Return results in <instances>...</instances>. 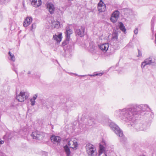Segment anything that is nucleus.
<instances>
[{
    "instance_id": "nucleus-1",
    "label": "nucleus",
    "mask_w": 156,
    "mask_h": 156,
    "mask_svg": "<svg viewBox=\"0 0 156 156\" xmlns=\"http://www.w3.org/2000/svg\"><path fill=\"white\" fill-rule=\"evenodd\" d=\"M146 109V106L145 105H133L130 108L116 110L115 115L124 121L129 122L131 126L134 127L136 131H143L145 126L141 123L134 124L132 123L135 122L136 115L140 114L141 111L144 112Z\"/></svg>"
},
{
    "instance_id": "nucleus-2",
    "label": "nucleus",
    "mask_w": 156,
    "mask_h": 156,
    "mask_svg": "<svg viewBox=\"0 0 156 156\" xmlns=\"http://www.w3.org/2000/svg\"><path fill=\"white\" fill-rule=\"evenodd\" d=\"M109 126L112 130L118 136L122 137L123 136L122 131L121 130L119 126L114 122H109Z\"/></svg>"
},
{
    "instance_id": "nucleus-3",
    "label": "nucleus",
    "mask_w": 156,
    "mask_h": 156,
    "mask_svg": "<svg viewBox=\"0 0 156 156\" xmlns=\"http://www.w3.org/2000/svg\"><path fill=\"white\" fill-rule=\"evenodd\" d=\"M86 151L89 156H96V149L94 146L90 144H87L86 146Z\"/></svg>"
},
{
    "instance_id": "nucleus-4",
    "label": "nucleus",
    "mask_w": 156,
    "mask_h": 156,
    "mask_svg": "<svg viewBox=\"0 0 156 156\" xmlns=\"http://www.w3.org/2000/svg\"><path fill=\"white\" fill-rule=\"evenodd\" d=\"M66 39L65 41L62 43L63 45L67 44L69 43L70 38V35L73 33L72 30L70 28L69 26H67L66 28V31L65 32Z\"/></svg>"
},
{
    "instance_id": "nucleus-5",
    "label": "nucleus",
    "mask_w": 156,
    "mask_h": 156,
    "mask_svg": "<svg viewBox=\"0 0 156 156\" xmlns=\"http://www.w3.org/2000/svg\"><path fill=\"white\" fill-rule=\"evenodd\" d=\"M29 94L26 92L21 91L16 97V99L19 102H23L26 100L29 97Z\"/></svg>"
},
{
    "instance_id": "nucleus-6",
    "label": "nucleus",
    "mask_w": 156,
    "mask_h": 156,
    "mask_svg": "<svg viewBox=\"0 0 156 156\" xmlns=\"http://www.w3.org/2000/svg\"><path fill=\"white\" fill-rule=\"evenodd\" d=\"M154 116V114L151 111L150 108L147 105V119H148V125L150 126L151 123L152 119Z\"/></svg>"
},
{
    "instance_id": "nucleus-7",
    "label": "nucleus",
    "mask_w": 156,
    "mask_h": 156,
    "mask_svg": "<svg viewBox=\"0 0 156 156\" xmlns=\"http://www.w3.org/2000/svg\"><path fill=\"white\" fill-rule=\"evenodd\" d=\"M68 144L69 147L73 149H76L78 146L76 140L74 138H71L68 141Z\"/></svg>"
},
{
    "instance_id": "nucleus-8",
    "label": "nucleus",
    "mask_w": 156,
    "mask_h": 156,
    "mask_svg": "<svg viewBox=\"0 0 156 156\" xmlns=\"http://www.w3.org/2000/svg\"><path fill=\"white\" fill-rule=\"evenodd\" d=\"M31 136L33 139L38 140L42 138L43 136L42 133L37 131L33 132Z\"/></svg>"
},
{
    "instance_id": "nucleus-9",
    "label": "nucleus",
    "mask_w": 156,
    "mask_h": 156,
    "mask_svg": "<svg viewBox=\"0 0 156 156\" xmlns=\"http://www.w3.org/2000/svg\"><path fill=\"white\" fill-rule=\"evenodd\" d=\"M119 12L117 11L114 12L112 15L110 20L113 23L116 22L119 17Z\"/></svg>"
},
{
    "instance_id": "nucleus-10",
    "label": "nucleus",
    "mask_w": 156,
    "mask_h": 156,
    "mask_svg": "<svg viewBox=\"0 0 156 156\" xmlns=\"http://www.w3.org/2000/svg\"><path fill=\"white\" fill-rule=\"evenodd\" d=\"M51 142L57 145L60 144L61 141V138L58 136H56L55 135H52L51 137Z\"/></svg>"
},
{
    "instance_id": "nucleus-11",
    "label": "nucleus",
    "mask_w": 156,
    "mask_h": 156,
    "mask_svg": "<svg viewBox=\"0 0 156 156\" xmlns=\"http://www.w3.org/2000/svg\"><path fill=\"white\" fill-rule=\"evenodd\" d=\"M156 65V57L155 56H150L147 59V65Z\"/></svg>"
},
{
    "instance_id": "nucleus-12",
    "label": "nucleus",
    "mask_w": 156,
    "mask_h": 156,
    "mask_svg": "<svg viewBox=\"0 0 156 156\" xmlns=\"http://www.w3.org/2000/svg\"><path fill=\"white\" fill-rule=\"evenodd\" d=\"M85 28L84 27L81 26L80 29L76 30L75 31L76 34L80 37H82L84 35Z\"/></svg>"
},
{
    "instance_id": "nucleus-13",
    "label": "nucleus",
    "mask_w": 156,
    "mask_h": 156,
    "mask_svg": "<svg viewBox=\"0 0 156 156\" xmlns=\"http://www.w3.org/2000/svg\"><path fill=\"white\" fill-rule=\"evenodd\" d=\"M98 10L100 12H104L106 9V5L104 3L102 0H101L98 3Z\"/></svg>"
},
{
    "instance_id": "nucleus-14",
    "label": "nucleus",
    "mask_w": 156,
    "mask_h": 156,
    "mask_svg": "<svg viewBox=\"0 0 156 156\" xmlns=\"http://www.w3.org/2000/svg\"><path fill=\"white\" fill-rule=\"evenodd\" d=\"M109 47V44L108 43H105L100 44L99 46V48L103 52H106L108 49Z\"/></svg>"
},
{
    "instance_id": "nucleus-15",
    "label": "nucleus",
    "mask_w": 156,
    "mask_h": 156,
    "mask_svg": "<svg viewBox=\"0 0 156 156\" xmlns=\"http://www.w3.org/2000/svg\"><path fill=\"white\" fill-rule=\"evenodd\" d=\"M31 4L35 7H37L40 6L42 3L41 0H30Z\"/></svg>"
},
{
    "instance_id": "nucleus-16",
    "label": "nucleus",
    "mask_w": 156,
    "mask_h": 156,
    "mask_svg": "<svg viewBox=\"0 0 156 156\" xmlns=\"http://www.w3.org/2000/svg\"><path fill=\"white\" fill-rule=\"evenodd\" d=\"M47 7L51 14L53 13L55 11V7L52 3H48L47 5Z\"/></svg>"
},
{
    "instance_id": "nucleus-17",
    "label": "nucleus",
    "mask_w": 156,
    "mask_h": 156,
    "mask_svg": "<svg viewBox=\"0 0 156 156\" xmlns=\"http://www.w3.org/2000/svg\"><path fill=\"white\" fill-rule=\"evenodd\" d=\"M32 21V18L31 17H28L25 20L23 23V25L25 27H27L31 23Z\"/></svg>"
},
{
    "instance_id": "nucleus-18",
    "label": "nucleus",
    "mask_w": 156,
    "mask_h": 156,
    "mask_svg": "<svg viewBox=\"0 0 156 156\" xmlns=\"http://www.w3.org/2000/svg\"><path fill=\"white\" fill-rule=\"evenodd\" d=\"M105 148L102 145L100 144L99 145V151L98 156H100L102 153H104V155L103 156H107L105 152Z\"/></svg>"
},
{
    "instance_id": "nucleus-19",
    "label": "nucleus",
    "mask_w": 156,
    "mask_h": 156,
    "mask_svg": "<svg viewBox=\"0 0 156 156\" xmlns=\"http://www.w3.org/2000/svg\"><path fill=\"white\" fill-rule=\"evenodd\" d=\"M96 122L95 119L92 117H90L87 121V124L89 126H90L94 125Z\"/></svg>"
},
{
    "instance_id": "nucleus-20",
    "label": "nucleus",
    "mask_w": 156,
    "mask_h": 156,
    "mask_svg": "<svg viewBox=\"0 0 156 156\" xmlns=\"http://www.w3.org/2000/svg\"><path fill=\"white\" fill-rule=\"evenodd\" d=\"M51 23L52 27L55 28H58L60 26L59 22L58 21H55L53 19L51 20Z\"/></svg>"
},
{
    "instance_id": "nucleus-21",
    "label": "nucleus",
    "mask_w": 156,
    "mask_h": 156,
    "mask_svg": "<svg viewBox=\"0 0 156 156\" xmlns=\"http://www.w3.org/2000/svg\"><path fill=\"white\" fill-rule=\"evenodd\" d=\"M53 38L57 42H60L61 41L62 39V33L59 34L58 35L56 34L54 35Z\"/></svg>"
},
{
    "instance_id": "nucleus-22",
    "label": "nucleus",
    "mask_w": 156,
    "mask_h": 156,
    "mask_svg": "<svg viewBox=\"0 0 156 156\" xmlns=\"http://www.w3.org/2000/svg\"><path fill=\"white\" fill-rule=\"evenodd\" d=\"M118 34L116 30L114 31L112 34V39L115 40H117L118 39Z\"/></svg>"
},
{
    "instance_id": "nucleus-23",
    "label": "nucleus",
    "mask_w": 156,
    "mask_h": 156,
    "mask_svg": "<svg viewBox=\"0 0 156 156\" xmlns=\"http://www.w3.org/2000/svg\"><path fill=\"white\" fill-rule=\"evenodd\" d=\"M64 149L66 152L67 156H69L70 154V151L69 147L66 145L64 147Z\"/></svg>"
},
{
    "instance_id": "nucleus-24",
    "label": "nucleus",
    "mask_w": 156,
    "mask_h": 156,
    "mask_svg": "<svg viewBox=\"0 0 156 156\" xmlns=\"http://www.w3.org/2000/svg\"><path fill=\"white\" fill-rule=\"evenodd\" d=\"M119 27L120 29L123 32H125L126 31V29L124 26L123 24L121 22L119 23Z\"/></svg>"
},
{
    "instance_id": "nucleus-25",
    "label": "nucleus",
    "mask_w": 156,
    "mask_h": 156,
    "mask_svg": "<svg viewBox=\"0 0 156 156\" xmlns=\"http://www.w3.org/2000/svg\"><path fill=\"white\" fill-rule=\"evenodd\" d=\"M8 54L9 55L10 57V60L13 62H14L15 60V58L14 55L12 54L10 51L9 52Z\"/></svg>"
},
{
    "instance_id": "nucleus-26",
    "label": "nucleus",
    "mask_w": 156,
    "mask_h": 156,
    "mask_svg": "<svg viewBox=\"0 0 156 156\" xmlns=\"http://www.w3.org/2000/svg\"><path fill=\"white\" fill-rule=\"evenodd\" d=\"M103 73H97L96 72L94 73L93 74H89L87 75V76H89L91 77H94L95 76H101L103 75Z\"/></svg>"
},
{
    "instance_id": "nucleus-27",
    "label": "nucleus",
    "mask_w": 156,
    "mask_h": 156,
    "mask_svg": "<svg viewBox=\"0 0 156 156\" xmlns=\"http://www.w3.org/2000/svg\"><path fill=\"white\" fill-rule=\"evenodd\" d=\"M155 22V19L153 17L151 21V29L152 31L154 30V23Z\"/></svg>"
},
{
    "instance_id": "nucleus-28",
    "label": "nucleus",
    "mask_w": 156,
    "mask_h": 156,
    "mask_svg": "<svg viewBox=\"0 0 156 156\" xmlns=\"http://www.w3.org/2000/svg\"><path fill=\"white\" fill-rule=\"evenodd\" d=\"M146 65V60H145L144 62H143L141 64V67L142 69V70L145 69L144 67Z\"/></svg>"
},
{
    "instance_id": "nucleus-29",
    "label": "nucleus",
    "mask_w": 156,
    "mask_h": 156,
    "mask_svg": "<svg viewBox=\"0 0 156 156\" xmlns=\"http://www.w3.org/2000/svg\"><path fill=\"white\" fill-rule=\"evenodd\" d=\"M80 129H83L84 128H86L87 127L86 126L84 125V124H80Z\"/></svg>"
},
{
    "instance_id": "nucleus-30",
    "label": "nucleus",
    "mask_w": 156,
    "mask_h": 156,
    "mask_svg": "<svg viewBox=\"0 0 156 156\" xmlns=\"http://www.w3.org/2000/svg\"><path fill=\"white\" fill-rule=\"evenodd\" d=\"M35 100H34L32 98H31L30 99V101L31 102V104L32 106H34L35 105Z\"/></svg>"
},
{
    "instance_id": "nucleus-31",
    "label": "nucleus",
    "mask_w": 156,
    "mask_h": 156,
    "mask_svg": "<svg viewBox=\"0 0 156 156\" xmlns=\"http://www.w3.org/2000/svg\"><path fill=\"white\" fill-rule=\"evenodd\" d=\"M37 94H34V96H33V98H32V99H33V100H35L36 98H37Z\"/></svg>"
},
{
    "instance_id": "nucleus-32",
    "label": "nucleus",
    "mask_w": 156,
    "mask_h": 156,
    "mask_svg": "<svg viewBox=\"0 0 156 156\" xmlns=\"http://www.w3.org/2000/svg\"><path fill=\"white\" fill-rule=\"evenodd\" d=\"M36 26L35 24H32L31 27V30H32V29H35L36 28Z\"/></svg>"
},
{
    "instance_id": "nucleus-33",
    "label": "nucleus",
    "mask_w": 156,
    "mask_h": 156,
    "mask_svg": "<svg viewBox=\"0 0 156 156\" xmlns=\"http://www.w3.org/2000/svg\"><path fill=\"white\" fill-rule=\"evenodd\" d=\"M134 32L135 34H137L138 33V29L137 28H136L134 30Z\"/></svg>"
},
{
    "instance_id": "nucleus-34",
    "label": "nucleus",
    "mask_w": 156,
    "mask_h": 156,
    "mask_svg": "<svg viewBox=\"0 0 156 156\" xmlns=\"http://www.w3.org/2000/svg\"><path fill=\"white\" fill-rule=\"evenodd\" d=\"M141 55L142 54L140 50H138V55H137V56L138 57L140 56H141Z\"/></svg>"
},
{
    "instance_id": "nucleus-35",
    "label": "nucleus",
    "mask_w": 156,
    "mask_h": 156,
    "mask_svg": "<svg viewBox=\"0 0 156 156\" xmlns=\"http://www.w3.org/2000/svg\"><path fill=\"white\" fill-rule=\"evenodd\" d=\"M0 156H5V155L2 152L0 151Z\"/></svg>"
},
{
    "instance_id": "nucleus-36",
    "label": "nucleus",
    "mask_w": 156,
    "mask_h": 156,
    "mask_svg": "<svg viewBox=\"0 0 156 156\" xmlns=\"http://www.w3.org/2000/svg\"><path fill=\"white\" fill-rule=\"evenodd\" d=\"M75 75L76 76H87V75H79L77 74H75Z\"/></svg>"
},
{
    "instance_id": "nucleus-37",
    "label": "nucleus",
    "mask_w": 156,
    "mask_h": 156,
    "mask_svg": "<svg viewBox=\"0 0 156 156\" xmlns=\"http://www.w3.org/2000/svg\"><path fill=\"white\" fill-rule=\"evenodd\" d=\"M4 143V141L3 140H2L1 139H0V146L3 144Z\"/></svg>"
},
{
    "instance_id": "nucleus-38",
    "label": "nucleus",
    "mask_w": 156,
    "mask_h": 156,
    "mask_svg": "<svg viewBox=\"0 0 156 156\" xmlns=\"http://www.w3.org/2000/svg\"><path fill=\"white\" fill-rule=\"evenodd\" d=\"M30 72H29V73H29V74H30Z\"/></svg>"
}]
</instances>
